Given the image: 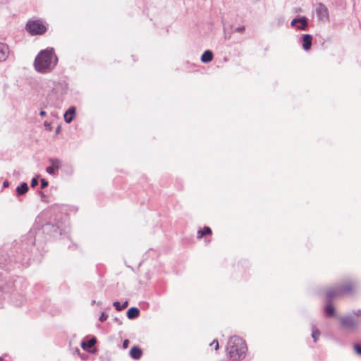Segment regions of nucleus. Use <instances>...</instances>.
Segmentation results:
<instances>
[{
    "instance_id": "f257e3e1",
    "label": "nucleus",
    "mask_w": 361,
    "mask_h": 361,
    "mask_svg": "<svg viewBox=\"0 0 361 361\" xmlns=\"http://www.w3.org/2000/svg\"><path fill=\"white\" fill-rule=\"evenodd\" d=\"M58 59L53 49L41 51L36 56L34 66L37 72L44 73L51 71L56 66Z\"/></svg>"
},
{
    "instance_id": "f03ea898",
    "label": "nucleus",
    "mask_w": 361,
    "mask_h": 361,
    "mask_svg": "<svg viewBox=\"0 0 361 361\" xmlns=\"http://www.w3.org/2000/svg\"><path fill=\"white\" fill-rule=\"evenodd\" d=\"M247 350L245 342L238 336L231 337L226 346L227 354L233 360L243 359L245 357Z\"/></svg>"
},
{
    "instance_id": "7ed1b4c3",
    "label": "nucleus",
    "mask_w": 361,
    "mask_h": 361,
    "mask_svg": "<svg viewBox=\"0 0 361 361\" xmlns=\"http://www.w3.org/2000/svg\"><path fill=\"white\" fill-rule=\"evenodd\" d=\"M357 318L352 316H347L341 319V323L343 327L349 330H354L361 323V311L358 310L356 313Z\"/></svg>"
},
{
    "instance_id": "20e7f679",
    "label": "nucleus",
    "mask_w": 361,
    "mask_h": 361,
    "mask_svg": "<svg viewBox=\"0 0 361 361\" xmlns=\"http://www.w3.org/2000/svg\"><path fill=\"white\" fill-rule=\"evenodd\" d=\"M27 30L32 35H42L45 32L47 28L39 20H29L26 25Z\"/></svg>"
},
{
    "instance_id": "39448f33",
    "label": "nucleus",
    "mask_w": 361,
    "mask_h": 361,
    "mask_svg": "<svg viewBox=\"0 0 361 361\" xmlns=\"http://www.w3.org/2000/svg\"><path fill=\"white\" fill-rule=\"evenodd\" d=\"M316 13L320 20L325 21L329 19L327 8L322 4H319L316 8Z\"/></svg>"
},
{
    "instance_id": "423d86ee",
    "label": "nucleus",
    "mask_w": 361,
    "mask_h": 361,
    "mask_svg": "<svg viewBox=\"0 0 361 361\" xmlns=\"http://www.w3.org/2000/svg\"><path fill=\"white\" fill-rule=\"evenodd\" d=\"M291 26H296L298 30H305L307 26V21L305 17H302L300 18H294L291 23Z\"/></svg>"
},
{
    "instance_id": "0eeeda50",
    "label": "nucleus",
    "mask_w": 361,
    "mask_h": 361,
    "mask_svg": "<svg viewBox=\"0 0 361 361\" xmlns=\"http://www.w3.org/2000/svg\"><path fill=\"white\" fill-rule=\"evenodd\" d=\"M350 290V288L349 286H346L343 288H336L335 289L329 290L326 293L327 298H332L334 297L339 295L342 292H349Z\"/></svg>"
},
{
    "instance_id": "6e6552de",
    "label": "nucleus",
    "mask_w": 361,
    "mask_h": 361,
    "mask_svg": "<svg viewBox=\"0 0 361 361\" xmlns=\"http://www.w3.org/2000/svg\"><path fill=\"white\" fill-rule=\"evenodd\" d=\"M51 166L47 167L46 171L49 174H54L55 171L58 170L61 167V161L59 159H51Z\"/></svg>"
},
{
    "instance_id": "1a4fd4ad",
    "label": "nucleus",
    "mask_w": 361,
    "mask_h": 361,
    "mask_svg": "<svg viewBox=\"0 0 361 361\" xmlns=\"http://www.w3.org/2000/svg\"><path fill=\"white\" fill-rule=\"evenodd\" d=\"M312 37L309 34L302 35V48L305 51H308L311 48Z\"/></svg>"
},
{
    "instance_id": "9d476101",
    "label": "nucleus",
    "mask_w": 361,
    "mask_h": 361,
    "mask_svg": "<svg viewBox=\"0 0 361 361\" xmlns=\"http://www.w3.org/2000/svg\"><path fill=\"white\" fill-rule=\"evenodd\" d=\"M9 54L8 47L4 43L0 42V61H5Z\"/></svg>"
},
{
    "instance_id": "9b49d317",
    "label": "nucleus",
    "mask_w": 361,
    "mask_h": 361,
    "mask_svg": "<svg viewBox=\"0 0 361 361\" xmlns=\"http://www.w3.org/2000/svg\"><path fill=\"white\" fill-rule=\"evenodd\" d=\"M75 107L71 106L68 109V110L64 114V120L66 123H70L75 114Z\"/></svg>"
},
{
    "instance_id": "f8f14e48",
    "label": "nucleus",
    "mask_w": 361,
    "mask_h": 361,
    "mask_svg": "<svg viewBox=\"0 0 361 361\" xmlns=\"http://www.w3.org/2000/svg\"><path fill=\"white\" fill-rule=\"evenodd\" d=\"M142 352L139 348L134 346L130 350V355L133 359L138 360L141 357Z\"/></svg>"
},
{
    "instance_id": "ddd939ff",
    "label": "nucleus",
    "mask_w": 361,
    "mask_h": 361,
    "mask_svg": "<svg viewBox=\"0 0 361 361\" xmlns=\"http://www.w3.org/2000/svg\"><path fill=\"white\" fill-rule=\"evenodd\" d=\"M213 59V54L209 50H206L201 56V61L203 63L210 62Z\"/></svg>"
},
{
    "instance_id": "4468645a",
    "label": "nucleus",
    "mask_w": 361,
    "mask_h": 361,
    "mask_svg": "<svg viewBox=\"0 0 361 361\" xmlns=\"http://www.w3.org/2000/svg\"><path fill=\"white\" fill-rule=\"evenodd\" d=\"M96 343V339L94 338H92L90 339L88 341H82L81 343V347L85 350H90V349L94 346V345Z\"/></svg>"
},
{
    "instance_id": "2eb2a0df",
    "label": "nucleus",
    "mask_w": 361,
    "mask_h": 361,
    "mask_svg": "<svg viewBox=\"0 0 361 361\" xmlns=\"http://www.w3.org/2000/svg\"><path fill=\"white\" fill-rule=\"evenodd\" d=\"M140 314V311L137 307H130L127 312V317L129 319L137 318Z\"/></svg>"
},
{
    "instance_id": "dca6fc26",
    "label": "nucleus",
    "mask_w": 361,
    "mask_h": 361,
    "mask_svg": "<svg viewBox=\"0 0 361 361\" xmlns=\"http://www.w3.org/2000/svg\"><path fill=\"white\" fill-rule=\"evenodd\" d=\"M28 190V185L26 183H23L16 188V192L18 195L26 193Z\"/></svg>"
},
{
    "instance_id": "f3484780",
    "label": "nucleus",
    "mask_w": 361,
    "mask_h": 361,
    "mask_svg": "<svg viewBox=\"0 0 361 361\" xmlns=\"http://www.w3.org/2000/svg\"><path fill=\"white\" fill-rule=\"evenodd\" d=\"M212 233V230L209 227H204L202 230H200L197 232V238H201L204 235L210 234Z\"/></svg>"
},
{
    "instance_id": "a211bd4d",
    "label": "nucleus",
    "mask_w": 361,
    "mask_h": 361,
    "mask_svg": "<svg viewBox=\"0 0 361 361\" xmlns=\"http://www.w3.org/2000/svg\"><path fill=\"white\" fill-rule=\"evenodd\" d=\"M325 312L329 317L334 316V312H335V310H334V307H333V305L331 303H329V304H327L326 305V307H325Z\"/></svg>"
},
{
    "instance_id": "6ab92c4d",
    "label": "nucleus",
    "mask_w": 361,
    "mask_h": 361,
    "mask_svg": "<svg viewBox=\"0 0 361 361\" xmlns=\"http://www.w3.org/2000/svg\"><path fill=\"white\" fill-rule=\"evenodd\" d=\"M113 305L116 307L118 311H121L128 306V302H125L123 305H121L119 302H114Z\"/></svg>"
},
{
    "instance_id": "aec40b11",
    "label": "nucleus",
    "mask_w": 361,
    "mask_h": 361,
    "mask_svg": "<svg viewBox=\"0 0 361 361\" xmlns=\"http://www.w3.org/2000/svg\"><path fill=\"white\" fill-rule=\"evenodd\" d=\"M320 335V332L318 329H312V337L314 342H316Z\"/></svg>"
},
{
    "instance_id": "412c9836",
    "label": "nucleus",
    "mask_w": 361,
    "mask_h": 361,
    "mask_svg": "<svg viewBox=\"0 0 361 361\" xmlns=\"http://www.w3.org/2000/svg\"><path fill=\"white\" fill-rule=\"evenodd\" d=\"M107 318H108V315L103 312L100 315L99 320L100 322H103L106 321L107 319Z\"/></svg>"
},
{
    "instance_id": "4be33fe9",
    "label": "nucleus",
    "mask_w": 361,
    "mask_h": 361,
    "mask_svg": "<svg viewBox=\"0 0 361 361\" xmlns=\"http://www.w3.org/2000/svg\"><path fill=\"white\" fill-rule=\"evenodd\" d=\"M245 29V26L242 25V26L237 27L235 29V31L237 32H243Z\"/></svg>"
},
{
    "instance_id": "5701e85b",
    "label": "nucleus",
    "mask_w": 361,
    "mask_h": 361,
    "mask_svg": "<svg viewBox=\"0 0 361 361\" xmlns=\"http://www.w3.org/2000/svg\"><path fill=\"white\" fill-rule=\"evenodd\" d=\"M38 184V180L36 178H33L31 180V187L34 188Z\"/></svg>"
},
{
    "instance_id": "b1692460",
    "label": "nucleus",
    "mask_w": 361,
    "mask_h": 361,
    "mask_svg": "<svg viewBox=\"0 0 361 361\" xmlns=\"http://www.w3.org/2000/svg\"><path fill=\"white\" fill-rule=\"evenodd\" d=\"M48 185V182L45 179L41 180V187L42 188H46Z\"/></svg>"
},
{
    "instance_id": "393cba45",
    "label": "nucleus",
    "mask_w": 361,
    "mask_h": 361,
    "mask_svg": "<svg viewBox=\"0 0 361 361\" xmlns=\"http://www.w3.org/2000/svg\"><path fill=\"white\" fill-rule=\"evenodd\" d=\"M355 350L357 354L361 355V346L360 345H355Z\"/></svg>"
},
{
    "instance_id": "a878e982",
    "label": "nucleus",
    "mask_w": 361,
    "mask_h": 361,
    "mask_svg": "<svg viewBox=\"0 0 361 361\" xmlns=\"http://www.w3.org/2000/svg\"><path fill=\"white\" fill-rule=\"evenodd\" d=\"M211 345H215V350L219 349V342L217 340H214L213 342L210 344Z\"/></svg>"
},
{
    "instance_id": "bb28decb",
    "label": "nucleus",
    "mask_w": 361,
    "mask_h": 361,
    "mask_svg": "<svg viewBox=\"0 0 361 361\" xmlns=\"http://www.w3.org/2000/svg\"><path fill=\"white\" fill-rule=\"evenodd\" d=\"M128 344H129V341H128V340H127V339H126V340L123 341V348H125V349H126V348H128Z\"/></svg>"
},
{
    "instance_id": "cd10ccee",
    "label": "nucleus",
    "mask_w": 361,
    "mask_h": 361,
    "mask_svg": "<svg viewBox=\"0 0 361 361\" xmlns=\"http://www.w3.org/2000/svg\"><path fill=\"white\" fill-rule=\"evenodd\" d=\"M39 115H40L41 116H44L46 115V112H45L44 111H41L39 112Z\"/></svg>"
},
{
    "instance_id": "c85d7f7f",
    "label": "nucleus",
    "mask_w": 361,
    "mask_h": 361,
    "mask_svg": "<svg viewBox=\"0 0 361 361\" xmlns=\"http://www.w3.org/2000/svg\"><path fill=\"white\" fill-rule=\"evenodd\" d=\"M3 185H4V187H8V181H4V183H3Z\"/></svg>"
},
{
    "instance_id": "c756f323",
    "label": "nucleus",
    "mask_w": 361,
    "mask_h": 361,
    "mask_svg": "<svg viewBox=\"0 0 361 361\" xmlns=\"http://www.w3.org/2000/svg\"><path fill=\"white\" fill-rule=\"evenodd\" d=\"M75 353L79 354V353H80L79 349L76 348L75 350Z\"/></svg>"
}]
</instances>
